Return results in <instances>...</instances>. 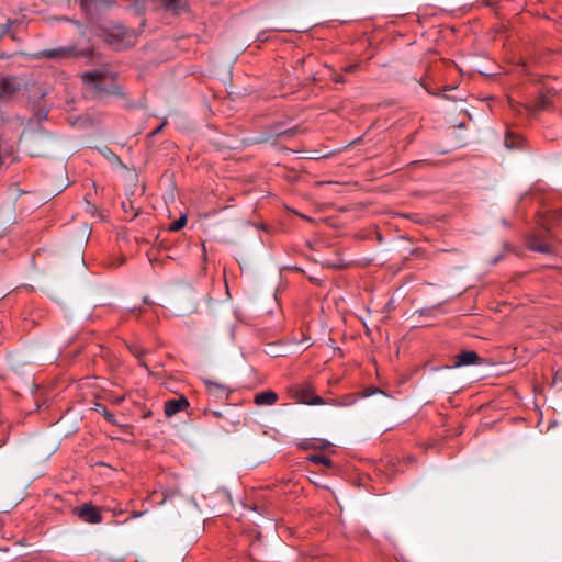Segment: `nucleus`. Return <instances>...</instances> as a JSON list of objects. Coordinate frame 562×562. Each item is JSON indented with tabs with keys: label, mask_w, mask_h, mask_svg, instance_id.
Segmentation results:
<instances>
[{
	"label": "nucleus",
	"mask_w": 562,
	"mask_h": 562,
	"mask_svg": "<svg viewBox=\"0 0 562 562\" xmlns=\"http://www.w3.org/2000/svg\"><path fill=\"white\" fill-rule=\"evenodd\" d=\"M106 42L115 49H125L137 41V33L122 24H114L105 31Z\"/></svg>",
	"instance_id": "f257e3e1"
},
{
	"label": "nucleus",
	"mask_w": 562,
	"mask_h": 562,
	"mask_svg": "<svg viewBox=\"0 0 562 562\" xmlns=\"http://www.w3.org/2000/svg\"><path fill=\"white\" fill-rule=\"evenodd\" d=\"M509 106L513 112L521 114L526 112L527 115L533 116L539 111L546 110L550 104V97L548 93H540L532 103H520L512 99L508 100Z\"/></svg>",
	"instance_id": "f03ea898"
},
{
	"label": "nucleus",
	"mask_w": 562,
	"mask_h": 562,
	"mask_svg": "<svg viewBox=\"0 0 562 562\" xmlns=\"http://www.w3.org/2000/svg\"><path fill=\"white\" fill-rule=\"evenodd\" d=\"M74 512L86 524L102 522V514L92 503H85L82 506L76 507Z\"/></svg>",
	"instance_id": "7ed1b4c3"
},
{
	"label": "nucleus",
	"mask_w": 562,
	"mask_h": 562,
	"mask_svg": "<svg viewBox=\"0 0 562 562\" xmlns=\"http://www.w3.org/2000/svg\"><path fill=\"white\" fill-rule=\"evenodd\" d=\"M76 47L75 46H65V47H56L49 49H43L35 54V58L41 59H65L72 56H76Z\"/></svg>",
	"instance_id": "20e7f679"
},
{
	"label": "nucleus",
	"mask_w": 562,
	"mask_h": 562,
	"mask_svg": "<svg viewBox=\"0 0 562 562\" xmlns=\"http://www.w3.org/2000/svg\"><path fill=\"white\" fill-rule=\"evenodd\" d=\"M189 407V401L184 396L171 398L165 402L164 412L167 417H172L176 414L186 411Z\"/></svg>",
	"instance_id": "39448f33"
},
{
	"label": "nucleus",
	"mask_w": 562,
	"mask_h": 562,
	"mask_svg": "<svg viewBox=\"0 0 562 562\" xmlns=\"http://www.w3.org/2000/svg\"><path fill=\"white\" fill-rule=\"evenodd\" d=\"M481 363L480 356L473 350H464L454 357L453 368Z\"/></svg>",
	"instance_id": "423d86ee"
},
{
	"label": "nucleus",
	"mask_w": 562,
	"mask_h": 562,
	"mask_svg": "<svg viewBox=\"0 0 562 562\" xmlns=\"http://www.w3.org/2000/svg\"><path fill=\"white\" fill-rule=\"evenodd\" d=\"M106 75H108V71L104 69H93V70L85 71L81 75V79H82L83 83H86V85L95 83V88L101 89L99 83L104 80Z\"/></svg>",
	"instance_id": "0eeeda50"
},
{
	"label": "nucleus",
	"mask_w": 562,
	"mask_h": 562,
	"mask_svg": "<svg viewBox=\"0 0 562 562\" xmlns=\"http://www.w3.org/2000/svg\"><path fill=\"white\" fill-rule=\"evenodd\" d=\"M278 401V394L274 391H263L260 393H257L255 395L254 402L255 404L262 406V405H273Z\"/></svg>",
	"instance_id": "6e6552de"
},
{
	"label": "nucleus",
	"mask_w": 562,
	"mask_h": 562,
	"mask_svg": "<svg viewBox=\"0 0 562 562\" xmlns=\"http://www.w3.org/2000/svg\"><path fill=\"white\" fill-rule=\"evenodd\" d=\"M505 146L509 149H519L524 147L525 139L510 131H508L505 135Z\"/></svg>",
	"instance_id": "1a4fd4ad"
},
{
	"label": "nucleus",
	"mask_w": 562,
	"mask_h": 562,
	"mask_svg": "<svg viewBox=\"0 0 562 562\" xmlns=\"http://www.w3.org/2000/svg\"><path fill=\"white\" fill-rule=\"evenodd\" d=\"M527 245L529 249L537 252L548 254L551 251V247L548 244L540 241L537 237H530Z\"/></svg>",
	"instance_id": "9d476101"
},
{
	"label": "nucleus",
	"mask_w": 562,
	"mask_h": 562,
	"mask_svg": "<svg viewBox=\"0 0 562 562\" xmlns=\"http://www.w3.org/2000/svg\"><path fill=\"white\" fill-rule=\"evenodd\" d=\"M80 1V8L89 14L92 9L97 8L98 5H110L112 2L110 1H102V0H79Z\"/></svg>",
	"instance_id": "9b49d317"
},
{
	"label": "nucleus",
	"mask_w": 562,
	"mask_h": 562,
	"mask_svg": "<svg viewBox=\"0 0 562 562\" xmlns=\"http://www.w3.org/2000/svg\"><path fill=\"white\" fill-rule=\"evenodd\" d=\"M205 384L211 394H215L217 396L227 395V387L224 385L210 380L205 381Z\"/></svg>",
	"instance_id": "f8f14e48"
},
{
	"label": "nucleus",
	"mask_w": 562,
	"mask_h": 562,
	"mask_svg": "<svg viewBox=\"0 0 562 562\" xmlns=\"http://www.w3.org/2000/svg\"><path fill=\"white\" fill-rule=\"evenodd\" d=\"M300 392V400L306 404H310V405H319V404H323V398L319 397V396H313L311 398L307 397V393L308 391L306 389H302L299 391Z\"/></svg>",
	"instance_id": "ddd939ff"
},
{
	"label": "nucleus",
	"mask_w": 562,
	"mask_h": 562,
	"mask_svg": "<svg viewBox=\"0 0 562 562\" xmlns=\"http://www.w3.org/2000/svg\"><path fill=\"white\" fill-rule=\"evenodd\" d=\"M16 90V87L14 85V80L12 78H2L1 79V93L3 94H10Z\"/></svg>",
	"instance_id": "4468645a"
},
{
	"label": "nucleus",
	"mask_w": 562,
	"mask_h": 562,
	"mask_svg": "<svg viewBox=\"0 0 562 562\" xmlns=\"http://www.w3.org/2000/svg\"><path fill=\"white\" fill-rule=\"evenodd\" d=\"M310 460L313 462V463H316V464H323L325 467H331L333 465V461L328 458V457H325L323 454H315V456H312L310 458Z\"/></svg>",
	"instance_id": "2eb2a0df"
},
{
	"label": "nucleus",
	"mask_w": 562,
	"mask_h": 562,
	"mask_svg": "<svg viewBox=\"0 0 562 562\" xmlns=\"http://www.w3.org/2000/svg\"><path fill=\"white\" fill-rule=\"evenodd\" d=\"M186 224H187V215L183 214L169 226V231L178 232V231L182 229L186 226Z\"/></svg>",
	"instance_id": "dca6fc26"
},
{
	"label": "nucleus",
	"mask_w": 562,
	"mask_h": 562,
	"mask_svg": "<svg viewBox=\"0 0 562 562\" xmlns=\"http://www.w3.org/2000/svg\"><path fill=\"white\" fill-rule=\"evenodd\" d=\"M130 350L139 360L146 353V350L143 347H140L139 345L130 346Z\"/></svg>",
	"instance_id": "f3484780"
},
{
	"label": "nucleus",
	"mask_w": 562,
	"mask_h": 562,
	"mask_svg": "<svg viewBox=\"0 0 562 562\" xmlns=\"http://www.w3.org/2000/svg\"><path fill=\"white\" fill-rule=\"evenodd\" d=\"M102 415L106 419V422H109L110 424H112V425L119 424L115 415L113 413H111L110 411H108L106 408L102 409Z\"/></svg>",
	"instance_id": "a211bd4d"
},
{
	"label": "nucleus",
	"mask_w": 562,
	"mask_h": 562,
	"mask_svg": "<svg viewBox=\"0 0 562 562\" xmlns=\"http://www.w3.org/2000/svg\"><path fill=\"white\" fill-rule=\"evenodd\" d=\"M333 81L336 82V83H344L345 82V77L342 75H335L333 77Z\"/></svg>",
	"instance_id": "6ab92c4d"
},
{
	"label": "nucleus",
	"mask_w": 562,
	"mask_h": 562,
	"mask_svg": "<svg viewBox=\"0 0 562 562\" xmlns=\"http://www.w3.org/2000/svg\"><path fill=\"white\" fill-rule=\"evenodd\" d=\"M165 125H166V121H165V122H162L159 126H157V127L151 132V134H153V135H156V134L160 133V131L165 127Z\"/></svg>",
	"instance_id": "aec40b11"
},
{
	"label": "nucleus",
	"mask_w": 562,
	"mask_h": 562,
	"mask_svg": "<svg viewBox=\"0 0 562 562\" xmlns=\"http://www.w3.org/2000/svg\"><path fill=\"white\" fill-rule=\"evenodd\" d=\"M144 513H145V512H136V510H134V512H132V514H131L130 518H131V519L138 518V517L143 516V515H144Z\"/></svg>",
	"instance_id": "412c9836"
},
{
	"label": "nucleus",
	"mask_w": 562,
	"mask_h": 562,
	"mask_svg": "<svg viewBox=\"0 0 562 562\" xmlns=\"http://www.w3.org/2000/svg\"><path fill=\"white\" fill-rule=\"evenodd\" d=\"M378 392H379V390H378V389H374V390H370V389H368V390H366V392H364V396H370V395H372V394H374V393H378Z\"/></svg>",
	"instance_id": "4be33fe9"
},
{
	"label": "nucleus",
	"mask_w": 562,
	"mask_h": 562,
	"mask_svg": "<svg viewBox=\"0 0 562 562\" xmlns=\"http://www.w3.org/2000/svg\"><path fill=\"white\" fill-rule=\"evenodd\" d=\"M356 68H357V65H349V66H347V67L345 68V71H347V72H352V71H355V70H356Z\"/></svg>",
	"instance_id": "5701e85b"
},
{
	"label": "nucleus",
	"mask_w": 562,
	"mask_h": 562,
	"mask_svg": "<svg viewBox=\"0 0 562 562\" xmlns=\"http://www.w3.org/2000/svg\"><path fill=\"white\" fill-rule=\"evenodd\" d=\"M171 495H173V492H170V493H168V492H167V493H165V495H164V499H162V502H161V503H165L169 497H171Z\"/></svg>",
	"instance_id": "b1692460"
},
{
	"label": "nucleus",
	"mask_w": 562,
	"mask_h": 562,
	"mask_svg": "<svg viewBox=\"0 0 562 562\" xmlns=\"http://www.w3.org/2000/svg\"><path fill=\"white\" fill-rule=\"evenodd\" d=\"M3 526H4L3 519L0 517V530L3 528Z\"/></svg>",
	"instance_id": "393cba45"
}]
</instances>
